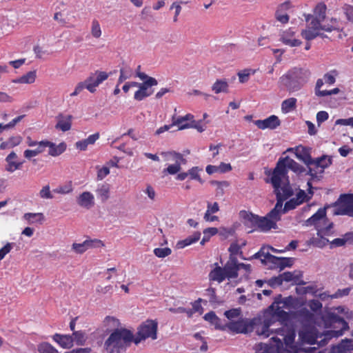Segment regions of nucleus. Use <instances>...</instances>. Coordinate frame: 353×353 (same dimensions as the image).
<instances>
[{
	"label": "nucleus",
	"instance_id": "obj_1",
	"mask_svg": "<svg viewBox=\"0 0 353 353\" xmlns=\"http://www.w3.org/2000/svg\"><path fill=\"white\" fill-rule=\"evenodd\" d=\"M322 319L325 327L330 330L319 333L314 327H305L300 332V336L303 342L311 345L317 343L319 347H323L331 339L342 336L344 332L349 329L348 323L344 319L334 312H328L323 315Z\"/></svg>",
	"mask_w": 353,
	"mask_h": 353
},
{
	"label": "nucleus",
	"instance_id": "obj_2",
	"mask_svg": "<svg viewBox=\"0 0 353 353\" xmlns=\"http://www.w3.org/2000/svg\"><path fill=\"white\" fill-rule=\"evenodd\" d=\"M288 170L296 174H301L305 171L304 167L299 164L289 157H281L279 159L272 172V177L266 179V183H270L274 188H281L282 177L288 178Z\"/></svg>",
	"mask_w": 353,
	"mask_h": 353
},
{
	"label": "nucleus",
	"instance_id": "obj_3",
	"mask_svg": "<svg viewBox=\"0 0 353 353\" xmlns=\"http://www.w3.org/2000/svg\"><path fill=\"white\" fill-rule=\"evenodd\" d=\"M134 342L133 333L125 328L115 329L104 343L108 353H120Z\"/></svg>",
	"mask_w": 353,
	"mask_h": 353
},
{
	"label": "nucleus",
	"instance_id": "obj_4",
	"mask_svg": "<svg viewBox=\"0 0 353 353\" xmlns=\"http://www.w3.org/2000/svg\"><path fill=\"white\" fill-rule=\"evenodd\" d=\"M311 72L303 68H293L280 78V83L290 92L299 90L310 79Z\"/></svg>",
	"mask_w": 353,
	"mask_h": 353
},
{
	"label": "nucleus",
	"instance_id": "obj_5",
	"mask_svg": "<svg viewBox=\"0 0 353 353\" xmlns=\"http://www.w3.org/2000/svg\"><path fill=\"white\" fill-rule=\"evenodd\" d=\"M332 205L334 215H346L353 217V194H341Z\"/></svg>",
	"mask_w": 353,
	"mask_h": 353
},
{
	"label": "nucleus",
	"instance_id": "obj_6",
	"mask_svg": "<svg viewBox=\"0 0 353 353\" xmlns=\"http://www.w3.org/2000/svg\"><path fill=\"white\" fill-rule=\"evenodd\" d=\"M158 323L154 320H147L138 328L137 336H134V343L137 345L148 338L155 340L157 338Z\"/></svg>",
	"mask_w": 353,
	"mask_h": 353
},
{
	"label": "nucleus",
	"instance_id": "obj_7",
	"mask_svg": "<svg viewBox=\"0 0 353 353\" xmlns=\"http://www.w3.org/2000/svg\"><path fill=\"white\" fill-rule=\"evenodd\" d=\"M272 343L267 344L259 343L255 345L256 353H291L290 350L283 348L281 339L276 337H272Z\"/></svg>",
	"mask_w": 353,
	"mask_h": 353
},
{
	"label": "nucleus",
	"instance_id": "obj_8",
	"mask_svg": "<svg viewBox=\"0 0 353 353\" xmlns=\"http://www.w3.org/2000/svg\"><path fill=\"white\" fill-rule=\"evenodd\" d=\"M353 350V339H345L341 341L336 346H333V352L336 353H350ZM306 353H332V350L324 349L318 350L316 347H309L305 349Z\"/></svg>",
	"mask_w": 353,
	"mask_h": 353
},
{
	"label": "nucleus",
	"instance_id": "obj_9",
	"mask_svg": "<svg viewBox=\"0 0 353 353\" xmlns=\"http://www.w3.org/2000/svg\"><path fill=\"white\" fill-rule=\"evenodd\" d=\"M255 319H240L236 321H232L228 323V327L236 333H249L254 330L256 325Z\"/></svg>",
	"mask_w": 353,
	"mask_h": 353
},
{
	"label": "nucleus",
	"instance_id": "obj_10",
	"mask_svg": "<svg viewBox=\"0 0 353 353\" xmlns=\"http://www.w3.org/2000/svg\"><path fill=\"white\" fill-rule=\"evenodd\" d=\"M108 77L109 74L103 71L97 70L94 72L91 73L85 79L86 83H88L87 90L91 93H94L96 91V88Z\"/></svg>",
	"mask_w": 353,
	"mask_h": 353
},
{
	"label": "nucleus",
	"instance_id": "obj_11",
	"mask_svg": "<svg viewBox=\"0 0 353 353\" xmlns=\"http://www.w3.org/2000/svg\"><path fill=\"white\" fill-rule=\"evenodd\" d=\"M292 316L299 321L304 328L311 327L315 323L314 314L306 307H302L293 312Z\"/></svg>",
	"mask_w": 353,
	"mask_h": 353
},
{
	"label": "nucleus",
	"instance_id": "obj_12",
	"mask_svg": "<svg viewBox=\"0 0 353 353\" xmlns=\"http://www.w3.org/2000/svg\"><path fill=\"white\" fill-rule=\"evenodd\" d=\"M276 333L283 336L281 341L284 349L289 350L292 347L295 338V333L292 329L282 326L276 330Z\"/></svg>",
	"mask_w": 353,
	"mask_h": 353
},
{
	"label": "nucleus",
	"instance_id": "obj_13",
	"mask_svg": "<svg viewBox=\"0 0 353 353\" xmlns=\"http://www.w3.org/2000/svg\"><path fill=\"white\" fill-rule=\"evenodd\" d=\"M239 216L242 219L243 225L247 228L251 229L248 232L252 233L254 228H257L258 215L254 214L250 212L241 210L239 212Z\"/></svg>",
	"mask_w": 353,
	"mask_h": 353
},
{
	"label": "nucleus",
	"instance_id": "obj_14",
	"mask_svg": "<svg viewBox=\"0 0 353 353\" xmlns=\"http://www.w3.org/2000/svg\"><path fill=\"white\" fill-rule=\"evenodd\" d=\"M227 279H236L239 276L238 260L235 256H230L229 260L223 266Z\"/></svg>",
	"mask_w": 353,
	"mask_h": 353
},
{
	"label": "nucleus",
	"instance_id": "obj_15",
	"mask_svg": "<svg viewBox=\"0 0 353 353\" xmlns=\"http://www.w3.org/2000/svg\"><path fill=\"white\" fill-rule=\"evenodd\" d=\"M254 124L261 130H274L281 125V121L277 116L271 115L263 120H256Z\"/></svg>",
	"mask_w": 353,
	"mask_h": 353
},
{
	"label": "nucleus",
	"instance_id": "obj_16",
	"mask_svg": "<svg viewBox=\"0 0 353 353\" xmlns=\"http://www.w3.org/2000/svg\"><path fill=\"white\" fill-rule=\"evenodd\" d=\"M305 21L308 23V28L312 29L324 30L325 32H332V29H338L335 26H326L325 25H322L321 22L323 21L312 14L305 15Z\"/></svg>",
	"mask_w": 353,
	"mask_h": 353
},
{
	"label": "nucleus",
	"instance_id": "obj_17",
	"mask_svg": "<svg viewBox=\"0 0 353 353\" xmlns=\"http://www.w3.org/2000/svg\"><path fill=\"white\" fill-rule=\"evenodd\" d=\"M296 303V299L292 296L283 298L282 295L279 294L274 297V302L268 307V310H274L275 305H279L280 304H283L282 307L285 308H293Z\"/></svg>",
	"mask_w": 353,
	"mask_h": 353
},
{
	"label": "nucleus",
	"instance_id": "obj_18",
	"mask_svg": "<svg viewBox=\"0 0 353 353\" xmlns=\"http://www.w3.org/2000/svg\"><path fill=\"white\" fill-rule=\"evenodd\" d=\"M331 207H333L332 204H329L325 205L324 208H319L315 214H314L311 217L306 220V225H314L316 229L318 230L319 228V221L326 218V210Z\"/></svg>",
	"mask_w": 353,
	"mask_h": 353
},
{
	"label": "nucleus",
	"instance_id": "obj_19",
	"mask_svg": "<svg viewBox=\"0 0 353 353\" xmlns=\"http://www.w3.org/2000/svg\"><path fill=\"white\" fill-rule=\"evenodd\" d=\"M41 145H44L45 148H48V154L52 157L59 156L65 152L67 147L64 142L60 143L59 145H56L54 143L48 140L41 141Z\"/></svg>",
	"mask_w": 353,
	"mask_h": 353
},
{
	"label": "nucleus",
	"instance_id": "obj_20",
	"mask_svg": "<svg viewBox=\"0 0 353 353\" xmlns=\"http://www.w3.org/2000/svg\"><path fill=\"white\" fill-rule=\"evenodd\" d=\"M295 150L297 159L303 161L307 166L313 165L314 159L310 155V148L299 146L296 148Z\"/></svg>",
	"mask_w": 353,
	"mask_h": 353
},
{
	"label": "nucleus",
	"instance_id": "obj_21",
	"mask_svg": "<svg viewBox=\"0 0 353 353\" xmlns=\"http://www.w3.org/2000/svg\"><path fill=\"white\" fill-rule=\"evenodd\" d=\"M57 123L55 125V128L61 130L63 132L68 131L72 127V120L73 117L70 114L64 115L62 113L59 114L57 117Z\"/></svg>",
	"mask_w": 353,
	"mask_h": 353
},
{
	"label": "nucleus",
	"instance_id": "obj_22",
	"mask_svg": "<svg viewBox=\"0 0 353 353\" xmlns=\"http://www.w3.org/2000/svg\"><path fill=\"white\" fill-rule=\"evenodd\" d=\"M137 77L141 80L143 81V83H138L135 81L129 82L130 87H137L139 89L143 85H157L158 84L157 80L152 77H149L144 72H137Z\"/></svg>",
	"mask_w": 353,
	"mask_h": 353
},
{
	"label": "nucleus",
	"instance_id": "obj_23",
	"mask_svg": "<svg viewBox=\"0 0 353 353\" xmlns=\"http://www.w3.org/2000/svg\"><path fill=\"white\" fill-rule=\"evenodd\" d=\"M79 205L90 209L94 205V196L90 192H83L77 199Z\"/></svg>",
	"mask_w": 353,
	"mask_h": 353
},
{
	"label": "nucleus",
	"instance_id": "obj_24",
	"mask_svg": "<svg viewBox=\"0 0 353 353\" xmlns=\"http://www.w3.org/2000/svg\"><path fill=\"white\" fill-rule=\"evenodd\" d=\"M332 164V157L324 154L319 158L315 159L312 165H314L316 169L320 168L321 170H319V174H322L324 172V170Z\"/></svg>",
	"mask_w": 353,
	"mask_h": 353
},
{
	"label": "nucleus",
	"instance_id": "obj_25",
	"mask_svg": "<svg viewBox=\"0 0 353 353\" xmlns=\"http://www.w3.org/2000/svg\"><path fill=\"white\" fill-rule=\"evenodd\" d=\"M53 339L63 348H70L73 345L74 339L72 335L55 334Z\"/></svg>",
	"mask_w": 353,
	"mask_h": 353
},
{
	"label": "nucleus",
	"instance_id": "obj_26",
	"mask_svg": "<svg viewBox=\"0 0 353 353\" xmlns=\"http://www.w3.org/2000/svg\"><path fill=\"white\" fill-rule=\"evenodd\" d=\"M276 227L277 225L274 221H271L266 216H258L257 229H259L261 231L268 232L272 228H276Z\"/></svg>",
	"mask_w": 353,
	"mask_h": 353
},
{
	"label": "nucleus",
	"instance_id": "obj_27",
	"mask_svg": "<svg viewBox=\"0 0 353 353\" xmlns=\"http://www.w3.org/2000/svg\"><path fill=\"white\" fill-rule=\"evenodd\" d=\"M317 236L312 237L309 241H307V245H312L314 247L323 248H324L328 243H330L329 240L323 235L321 231H317Z\"/></svg>",
	"mask_w": 353,
	"mask_h": 353
},
{
	"label": "nucleus",
	"instance_id": "obj_28",
	"mask_svg": "<svg viewBox=\"0 0 353 353\" xmlns=\"http://www.w3.org/2000/svg\"><path fill=\"white\" fill-rule=\"evenodd\" d=\"M161 155L165 157V160L174 161L175 163H181V165L187 163V161L183 157V154L176 151L162 152Z\"/></svg>",
	"mask_w": 353,
	"mask_h": 353
},
{
	"label": "nucleus",
	"instance_id": "obj_29",
	"mask_svg": "<svg viewBox=\"0 0 353 353\" xmlns=\"http://www.w3.org/2000/svg\"><path fill=\"white\" fill-rule=\"evenodd\" d=\"M273 312V315L279 318V321L282 326L286 325V322L290 320V314L281 309L280 305H275L274 310H270Z\"/></svg>",
	"mask_w": 353,
	"mask_h": 353
},
{
	"label": "nucleus",
	"instance_id": "obj_30",
	"mask_svg": "<svg viewBox=\"0 0 353 353\" xmlns=\"http://www.w3.org/2000/svg\"><path fill=\"white\" fill-rule=\"evenodd\" d=\"M209 277L210 280L219 283L223 282L227 278L223 268L218 265L210 272Z\"/></svg>",
	"mask_w": 353,
	"mask_h": 353
},
{
	"label": "nucleus",
	"instance_id": "obj_31",
	"mask_svg": "<svg viewBox=\"0 0 353 353\" xmlns=\"http://www.w3.org/2000/svg\"><path fill=\"white\" fill-rule=\"evenodd\" d=\"M153 85H143L135 92L134 98L137 101H142L153 93V90H149Z\"/></svg>",
	"mask_w": 353,
	"mask_h": 353
},
{
	"label": "nucleus",
	"instance_id": "obj_32",
	"mask_svg": "<svg viewBox=\"0 0 353 353\" xmlns=\"http://www.w3.org/2000/svg\"><path fill=\"white\" fill-rule=\"evenodd\" d=\"M23 219L28 221L29 224H33L36 223L41 224L45 219L43 213L31 212L25 213L23 215Z\"/></svg>",
	"mask_w": 353,
	"mask_h": 353
},
{
	"label": "nucleus",
	"instance_id": "obj_33",
	"mask_svg": "<svg viewBox=\"0 0 353 353\" xmlns=\"http://www.w3.org/2000/svg\"><path fill=\"white\" fill-rule=\"evenodd\" d=\"M229 85L225 79H217L212 86V90L216 93L228 92Z\"/></svg>",
	"mask_w": 353,
	"mask_h": 353
},
{
	"label": "nucleus",
	"instance_id": "obj_34",
	"mask_svg": "<svg viewBox=\"0 0 353 353\" xmlns=\"http://www.w3.org/2000/svg\"><path fill=\"white\" fill-rule=\"evenodd\" d=\"M288 8V2H285L281 3L278 8L277 10L275 12V17L277 21H280L281 23H287L289 21L290 17L287 14H281V11L282 10Z\"/></svg>",
	"mask_w": 353,
	"mask_h": 353
},
{
	"label": "nucleus",
	"instance_id": "obj_35",
	"mask_svg": "<svg viewBox=\"0 0 353 353\" xmlns=\"http://www.w3.org/2000/svg\"><path fill=\"white\" fill-rule=\"evenodd\" d=\"M97 196L100 198L102 202H105L109 198L110 185L108 183L102 184L97 190Z\"/></svg>",
	"mask_w": 353,
	"mask_h": 353
},
{
	"label": "nucleus",
	"instance_id": "obj_36",
	"mask_svg": "<svg viewBox=\"0 0 353 353\" xmlns=\"http://www.w3.org/2000/svg\"><path fill=\"white\" fill-rule=\"evenodd\" d=\"M36 79V72L30 71L26 74L21 76L19 79L13 80L14 83H32L34 82Z\"/></svg>",
	"mask_w": 353,
	"mask_h": 353
},
{
	"label": "nucleus",
	"instance_id": "obj_37",
	"mask_svg": "<svg viewBox=\"0 0 353 353\" xmlns=\"http://www.w3.org/2000/svg\"><path fill=\"white\" fill-rule=\"evenodd\" d=\"M283 180V185L280 188V190L283 191L282 198H285V200L290 197L293 194V190L290 184L289 177H282Z\"/></svg>",
	"mask_w": 353,
	"mask_h": 353
},
{
	"label": "nucleus",
	"instance_id": "obj_38",
	"mask_svg": "<svg viewBox=\"0 0 353 353\" xmlns=\"http://www.w3.org/2000/svg\"><path fill=\"white\" fill-rule=\"evenodd\" d=\"M272 319H265L261 329L258 328L256 332L259 335H263L265 337L270 336V327L272 324Z\"/></svg>",
	"mask_w": 353,
	"mask_h": 353
},
{
	"label": "nucleus",
	"instance_id": "obj_39",
	"mask_svg": "<svg viewBox=\"0 0 353 353\" xmlns=\"http://www.w3.org/2000/svg\"><path fill=\"white\" fill-rule=\"evenodd\" d=\"M172 121L173 125H177L179 127V130L190 128V123H187L185 119H183L182 117H176V114L172 116Z\"/></svg>",
	"mask_w": 353,
	"mask_h": 353
},
{
	"label": "nucleus",
	"instance_id": "obj_40",
	"mask_svg": "<svg viewBox=\"0 0 353 353\" xmlns=\"http://www.w3.org/2000/svg\"><path fill=\"white\" fill-rule=\"evenodd\" d=\"M270 245H263L261 249L252 255L248 260L261 259L263 257L265 259H268L272 254L270 253Z\"/></svg>",
	"mask_w": 353,
	"mask_h": 353
},
{
	"label": "nucleus",
	"instance_id": "obj_41",
	"mask_svg": "<svg viewBox=\"0 0 353 353\" xmlns=\"http://www.w3.org/2000/svg\"><path fill=\"white\" fill-rule=\"evenodd\" d=\"M203 169L198 167L194 166L188 170V176L190 180H195L199 181L200 183L203 184L204 181L200 177L199 172L202 171Z\"/></svg>",
	"mask_w": 353,
	"mask_h": 353
},
{
	"label": "nucleus",
	"instance_id": "obj_42",
	"mask_svg": "<svg viewBox=\"0 0 353 353\" xmlns=\"http://www.w3.org/2000/svg\"><path fill=\"white\" fill-rule=\"evenodd\" d=\"M132 70L129 66L125 65V67L121 68L120 76L118 79V83L120 84L125 80L130 78L132 77Z\"/></svg>",
	"mask_w": 353,
	"mask_h": 353
},
{
	"label": "nucleus",
	"instance_id": "obj_43",
	"mask_svg": "<svg viewBox=\"0 0 353 353\" xmlns=\"http://www.w3.org/2000/svg\"><path fill=\"white\" fill-rule=\"evenodd\" d=\"M296 99L295 98H289L284 100L281 104L282 111L289 112L296 107Z\"/></svg>",
	"mask_w": 353,
	"mask_h": 353
},
{
	"label": "nucleus",
	"instance_id": "obj_44",
	"mask_svg": "<svg viewBox=\"0 0 353 353\" xmlns=\"http://www.w3.org/2000/svg\"><path fill=\"white\" fill-rule=\"evenodd\" d=\"M218 233V229L216 228H208L203 230V237L200 242L201 245H204L208 242L210 237Z\"/></svg>",
	"mask_w": 353,
	"mask_h": 353
},
{
	"label": "nucleus",
	"instance_id": "obj_45",
	"mask_svg": "<svg viewBox=\"0 0 353 353\" xmlns=\"http://www.w3.org/2000/svg\"><path fill=\"white\" fill-rule=\"evenodd\" d=\"M45 150L44 145H41V141L39 142L38 147L35 150H26L24 151V157L27 159H30L35 157L40 153H42Z\"/></svg>",
	"mask_w": 353,
	"mask_h": 353
},
{
	"label": "nucleus",
	"instance_id": "obj_46",
	"mask_svg": "<svg viewBox=\"0 0 353 353\" xmlns=\"http://www.w3.org/2000/svg\"><path fill=\"white\" fill-rule=\"evenodd\" d=\"M274 189L276 197V203L273 210H276V211L281 212L282 210L283 203L285 200V198H282V194L280 192V188Z\"/></svg>",
	"mask_w": 353,
	"mask_h": 353
},
{
	"label": "nucleus",
	"instance_id": "obj_47",
	"mask_svg": "<svg viewBox=\"0 0 353 353\" xmlns=\"http://www.w3.org/2000/svg\"><path fill=\"white\" fill-rule=\"evenodd\" d=\"M301 35L307 41H311L319 36L318 30L308 28L307 30H302Z\"/></svg>",
	"mask_w": 353,
	"mask_h": 353
},
{
	"label": "nucleus",
	"instance_id": "obj_48",
	"mask_svg": "<svg viewBox=\"0 0 353 353\" xmlns=\"http://www.w3.org/2000/svg\"><path fill=\"white\" fill-rule=\"evenodd\" d=\"M326 6L323 3L318 4L314 9V17L323 21L325 19Z\"/></svg>",
	"mask_w": 353,
	"mask_h": 353
},
{
	"label": "nucleus",
	"instance_id": "obj_49",
	"mask_svg": "<svg viewBox=\"0 0 353 353\" xmlns=\"http://www.w3.org/2000/svg\"><path fill=\"white\" fill-rule=\"evenodd\" d=\"M203 318L205 321H210L212 324L215 325L216 328H220L219 322L221 321V319L216 316L214 312L211 311L206 313Z\"/></svg>",
	"mask_w": 353,
	"mask_h": 353
},
{
	"label": "nucleus",
	"instance_id": "obj_50",
	"mask_svg": "<svg viewBox=\"0 0 353 353\" xmlns=\"http://www.w3.org/2000/svg\"><path fill=\"white\" fill-rule=\"evenodd\" d=\"M39 353H59L58 351L48 343H42L38 346Z\"/></svg>",
	"mask_w": 353,
	"mask_h": 353
},
{
	"label": "nucleus",
	"instance_id": "obj_51",
	"mask_svg": "<svg viewBox=\"0 0 353 353\" xmlns=\"http://www.w3.org/2000/svg\"><path fill=\"white\" fill-rule=\"evenodd\" d=\"M287 34H282L280 40L285 45L291 47L299 46L301 44V41L299 39H292L288 38Z\"/></svg>",
	"mask_w": 353,
	"mask_h": 353
},
{
	"label": "nucleus",
	"instance_id": "obj_52",
	"mask_svg": "<svg viewBox=\"0 0 353 353\" xmlns=\"http://www.w3.org/2000/svg\"><path fill=\"white\" fill-rule=\"evenodd\" d=\"M72 336H74V341L79 345H83L86 340L85 334L83 331H74Z\"/></svg>",
	"mask_w": 353,
	"mask_h": 353
},
{
	"label": "nucleus",
	"instance_id": "obj_53",
	"mask_svg": "<svg viewBox=\"0 0 353 353\" xmlns=\"http://www.w3.org/2000/svg\"><path fill=\"white\" fill-rule=\"evenodd\" d=\"M181 170V163L169 165L167 168L163 171V173H168L171 175L178 174Z\"/></svg>",
	"mask_w": 353,
	"mask_h": 353
},
{
	"label": "nucleus",
	"instance_id": "obj_54",
	"mask_svg": "<svg viewBox=\"0 0 353 353\" xmlns=\"http://www.w3.org/2000/svg\"><path fill=\"white\" fill-rule=\"evenodd\" d=\"M342 10L347 20L353 23V6L345 3L343 6Z\"/></svg>",
	"mask_w": 353,
	"mask_h": 353
},
{
	"label": "nucleus",
	"instance_id": "obj_55",
	"mask_svg": "<svg viewBox=\"0 0 353 353\" xmlns=\"http://www.w3.org/2000/svg\"><path fill=\"white\" fill-rule=\"evenodd\" d=\"M72 183L71 181H68L63 185L59 186L54 190V192L59 194H68L72 191Z\"/></svg>",
	"mask_w": 353,
	"mask_h": 353
},
{
	"label": "nucleus",
	"instance_id": "obj_56",
	"mask_svg": "<svg viewBox=\"0 0 353 353\" xmlns=\"http://www.w3.org/2000/svg\"><path fill=\"white\" fill-rule=\"evenodd\" d=\"M153 252L158 258H165L171 254L172 250L169 248H157L154 250Z\"/></svg>",
	"mask_w": 353,
	"mask_h": 353
},
{
	"label": "nucleus",
	"instance_id": "obj_57",
	"mask_svg": "<svg viewBox=\"0 0 353 353\" xmlns=\"http://www.w3.org/2000/svg\"><path fill=\"white\" fill-rule=\"evenodd\" d=\"M301 203V201H297L296 199H292L285 203L283 212L285 213L289 210L294 209L297 205Z\"/></svg>",
	"mask_w": 353,
	"mask_h": 353
},
{
	"label": "nucleus",
	"instance_id": "obj_58",
	"mask_svg": "<svg viewBox=\"0 0 353 353\" xmlns=\"http://www.w3.org/2000/svg\"><path fill=\"white\" fill-rule=\"evenodd\" d=\"M280 263L279 265V268L280 271L284 270L285 268H290L292 266L294 263L293 258H288V257H280Z\"/></svg>",
	"mask_w": 353,
	"mask_h": 353
},
{
	"label": "nucleus",
	"instance_id": "obj_59",
	"mask_svg": "<svg viewBox=\"0 0 353 353\" xmlns=\"http://www.w3.org/2000/svg\"><path fill=\"white\" fill-rule=\"evenodd\" d=\"M91 33L94 38H99L101 35L99 23L96 19H94L92 22Z\"/></svg>",
	"mask_w": 353,
	"mask_h": 353
},
{
	"label": "nucleus",
	"instance_id": "obj_60",
	"mask_svg": "<svg viewBox=\"0 0 353 353\" xmlns=\"http://www.w3.org/2000/svg\"><path fill=\"white\" fill-rule=\"evenodd\" d=\"M308 170L306 172L307 175L311 176V180H318L320 181L322 179V174H319V171H317L315 168H312L311 165L307 166Z\"/></svg>",
	"mask_w": 353,
	"mask_h": 353
},
{
	"label": "nucleus",
	"instance_id": "obj_61",
	"mask_svg": "<svg viewBox=\"0 0 353 353\" xmlns=\"http://www.w3.org/2000/svg\"><path fill=\"white\" fill-rule=\"evenodd\" d=\"M351 288H346L344 289H338L337 291L330 296L331 299H338L347 296L350 292Z\"/></svg>",
	"mask_w": 353,
	"mask_h": 353
},
{
	"label": "nucleus",
	"instance_id": "obj_62",
	"mask_svg": "<svg viewBox=\"0 0 353 353\" xmlns=\"http://www.w3.org/2000/svg\"><path fill=\"white\" fill-rule=\"evenodd\" d=\"M84 243L87 244L86 247L88 250L90 248H99L103 245L102 241L99 239H87L84 241Z\"/></svg>",
	"mask_w": 353,
	"mask_h": 353
},
{
	"label": "nucleus",
	"instance_id": "obj_63",
	"mask_svg": "<svg viewBox=\"0 0 353 353\" xmlns=\"http://www.w3.org/2000/svg\"><path fill=\"white\" fill-rule=\"evenodd\" d=\"M86 245L84 241L81 243H74L72 245V248L76 253L83 254L88 250Z\"/></svg>",
	"mask_w": 353,
	"mask_h": 353
},
{
	"label": "nucleus",
	"instance_id": "obj_64",
	"mask_svg": "<svg viewBox=\"0 0 353 353\" xmlns=\"http://www.w3.org/2000/svg\"><path fill=\"white\" fill-rule=\"evenodd\" d=\"M39 196L42 199H51L53 198V195L51 194L50 186H44L39 192Z\"/></svg>",
	"mask_w": 353,
	"mask_h": 353
}]
</instances>
